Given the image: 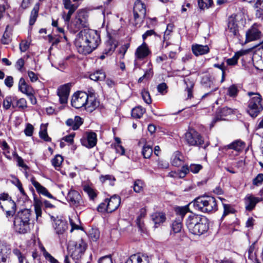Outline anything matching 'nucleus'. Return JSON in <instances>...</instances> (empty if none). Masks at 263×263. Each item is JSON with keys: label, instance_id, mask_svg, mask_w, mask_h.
Here are the masks:
<instances>
[{"label": "nucleus", "instance_id": "nucleus-1", "mask_svg": "<svg viewBox=\"0 0 263 263\" xmlns=\"http://www.w3.org/2000/svg\"><path fill=\"white\" fill-rule=\"evenodd\" d=\"M100 42V34L96 30L84 29L77 35L74 44L80 53L87 54L95 50Z\"/></svg>", "mask_w": 263, "mask_h": 263}, {"label": "nucleus", "instance_id": "nucleus-2", "mask_svg": "<svg viewBox=\"0 0 263 263\" xmlns=\"http://www.w3.org/2000/svg\"><path fill=\"white\" fill-rule=\"evenodd\" d=\"M71 105L76 108L84 107L89 112L95 110L99 105L96 100L95 90L90 88L88 92L78 91L75 93L71 99Z\"/></svg>", "mask_w": 263, "mask_h": 263}, {"label": "nucleus", "instance_id": "nucleus-3", "mask_svg": "<svg viewBox=\"0 0 263 263\" xmlns=\"http://www.w3.org/2000/svg\"><path fill=\"white\" fill-rule=\"evenodd\" d=\"M185 224L189 232L200 236L204 234L209 229L208 219L201 215H191L187 217Z\"/></svg>", "mask_w": 263, "mask_h": 263}, {"label": "nucleus", "instance_id": "nucleus-4", "mask_svg": "<svg viewBox=\"0 0 263 263\" xmlns=\"http://www.w3.org/2000/svg\"><path fill=\"white\" fill-rule=\"evenodd\" d=\"M31 211L25 209L20 210L15 216L13 221L14 229L20 234H25L31 230Z\"/></svg>", "mask_w": 263, "mask_h": 263}, {"label": "nucleus", "instance_id": "nucleus-5", "mask_svg": "<svg viewBox=\"0 0 263 263\" xmlns=\"http://www.w3.org/2000/svg\"><path fill=\"white\" fill-rule=\"evenodd\" d=\"M191 203L195 210L202 213H213L218 210L217 200L213 196H200L194 199Z\"/></svg>", "mask_w": 263, "mask_h": 263}, {"label": "nucleus", "instance_id": "nucleus-6", "mask_svg": "<svg viewBox=\"0 0 263 263\" xmlns=\"http://www.w3.org/2000/svg\"><path fill=\"white\" fill-rule=\"evenodd\" d=\"M247 95L250 99L248 102L247 111L251 117L255 118L263 110L262 98L258 92L249 91Z\"/></svg>", "mask_w": 263, "mask_h": 263}, {"label": "nucleus", "instance_id": "nucleus-7", "mask_svg": "<svg viewBox=\"0 0 263 263\" xmlns=\"http://www.w3.org/2000/svg\"><path fill=\"white\" fill-rule=\"evenodd\" d=\"M89 26L88 15L86 12L83 10L77 11L74 17L68 25V28L71 33H75L82 28Z\"/></svg>", "mask_w": 263, "mask_h": 263}, {"label": "nucleus", "instance_id": "nucleus-8", "mask_svg": "<svg viewBox=\"0 0 263 263\" xmlns=\"http://www.w3.org/2000/svg\"><path fill=\"white\" fill-rule=\"evenodd\" d=\"M245 21L244 14L242 12L233 14L228 18L226 32L228 36L231 37H238V24H243Z\"/></svg>", "mask_w": 263, "mask_h": 263}, {"label": "nucleus", "instance_id": "nucleus-9", "mask_svg": "<svg viewBox=\"0 0 263 263\" xmlns=\"http://www.w3.org/2000/svg\"><path fill=\"white\" fill-rule=\"evenodd\" d=\"M87 245L82 239L70 243L68 246L69 254L76 262L80 260L86 250Z\"/></svg>", "mask_w": 263, "mask_h": 263}, {"label": "nucleus", "instance_id": "nucleus-10", "mask_svg": "<svg viewBox=\"0 0 263 263\" xmlns=\"http://www.w3.org/2000/svg\"><path fill=\"white\" fill-rule=\"evenodd\" d=\"M151 53V51L148 48V46L144 42L136 50L135 53L134 69L140 67V64L138 63V60H142L145 59Z\"/></svg>", "mask_w": 263, "mask_h": 263}, {"label": "nucleus", "instance_id": "nucleus-11", "mask_svg": "<svg viewBox=\"0 0 263 263\" xmlns=\"http://www.w3.org/2000/svg\"><path fill=\"white\" fill-rule=\"evenodd\" d=\"M185 140L189 145L191 146H200L203 143L201 136L194 129H190L186 133Z\"/></svg>", "mask_w": 263, "mask_h": 263}, {"label": "nucleus", "instance_id": "nucleus-12", "mask_svg": "<svg viewBox=\"0 0 263 263\" xmlns=\"http://www.w3.org/2000/svg\"><path fill=\"white\" fill-rule=\"evenodd\" d=\"M146 14V7L140 0H137L134 7V16L136 24L143 21Z\"/></svg>", "mask_w": 263, "mask_h": 263}, {"label": "nucleus", "instance_id": "nucleus-13", "mask_svg": "<svg viewBox=\"0 0 263 263\" xmlns=\"http://www.w3.org/2000/svg\"><path fill=\"white\" fill-rule=\"evenodd\" d=\"M67 199L71 206L82 210L83 202L78 192L75 190H70L67 195Z\"/></svg>", "mask_w": 263, "mask_h": 263}, {"label": "nucleus", "instance_id": "nucleus-14", "mask_svg": "<svg viewBox=\"0 0 263 263\" xmlns=\"http://www.w3.org/2000/svg\"><path fill=\"white\" fill-rule=\"evenodd\" d=\"M201 84L205 88L211 89L209 92L205 93L202 96V99L212 95L213 92L218 89V87L215 85L213 80L209 74H205L202 77Z\"/></svg>", "mask_w": 263, "mask_h": 263}, {"label": "nucleus", "instance_id": "nucleus-15", "mask_svg": "<svg viewBox=\"0 0 263 263\" xmlns=\"http://www.w3.org/2000/svg\"><path fill=\"white\" fill-rule=\"evenodd\" d=\"M262 33L258 26L254 24L246 33V42H249L261 38Z\"/></svg>", "mask_w": 263, "mask_h": 263}, {"label": "nucleus", "instance_id": "nucleus-16", "mask_svg": "<svg viewBox=\"0 0 263 263\" xmlns=\"http://www.w3.org/2000/svg\"><path fill=\"white\" fill-rule=\"evenodd\" d=\"M97 135L94 132H87L86 137L81 139V142L83 146L87 148L94 147L97 143Z\"/></svg>", "mask_w": 263, "mask_h": 263}, {"label": "nucleus", "instance_id": "nucleus-17", "mask_svg": "<svg viewBox=\"0 0 263 263\" xmlns=\"http://www.w3.org/2000/svg\"><path fill=\"white\" fill-rule=\"evenodd\" d=\"M234 111V110L233 109L228 107L218 108L216 111V117L214 118L211 123V126H214L215 123L217 121L223 120V117L232 114Z\"/></svg>", "mask_w": 263, "mask_h": 263}, {"label": "nucleus", "instance_id": "nucleus-18", "mask_svg": "<svg viewBox=\"0 0 263 263\" xmlns=\"http://www.w3.org/2000/svg\"><path fill=\"white\" fill-rule=\"evenodd\" d=\"M261 201L259 197H255L252 194H248L244 198V203L246 210L248 211H251L253 210L256 204Z\"/></svg>", "mask_w": 263, "mask_h": 263}, {"label": "nucleus", "instance_id": "nucleus-19", "mask_svg": "<svg viewBox=\"0 0 263 263\" xmlns=\"http://www.w3.org/2000/svg\"><path fill=\"white\" fill-rule=\"evenodd\" d=\"M126 263H149V257L146 254L138 253L132 255Z\"/></svg>", "mask_w": 263, "mask_h": 263}, {"label": "nucleus", "instance_id": "nucleus-20", "mask_svg": "<svg viewBox=\"0 0 263 263\" xmlns=\"http://www.w3.org/2000/svg\"><path fill=\"white\" fill-rule=\"evenodd\" d=\"M70 92V84H65L61 86L58 89V95L61 104H65L67 102L68 98Z\"/></svg>", "mask_w": 263, "mask_h": 263}, {"label": "nucleus", "instance_id": "nucleus-21", "mask_svg": "<svg viewBox=\"0 0 263 263\" xmlns=\"http://www.w3.org/2000/svg\"><path fill=\"white\" fill-rule=\"evenodd\" d=\"M11 245L5 241L0 240V262H5L11 253Z\"/></svg>", "mask_w": 263, "mask_h": 263}, {"label": "nucleus", "instance_id": "nucleus-22", "mask_svg": "<svg viewBox=\"0 0 263 263\" xmlns=\"http://www.w3.org/2000/svg\"><path fill=\"white\" fill-rule=\"evenodd\" d=\"M191 49L192 52L196 57L206 54L210 52V48L207 45L194 44L192 45Z\"/></svg>", "mask_w": 263, "mask_h": 263}, {"label": "nucleus", "instance_id": "nucleus-23", "mask_svg": "<svg viewBox=\"0 0 263 263\" xmlns=\"http://www.w3.org/2000/svg\"><path fill=\"white\" fill-rule=\"evenodd\" d=\"M108 205V213H111L118 209L120 204L121 199L119 196L114 195L109 199L106 198Z\"/></svg>", "mask_w": 263, "mask_h": 263}, {"label": "nucleus", "instance_id": "nucleus-24", "mask_svg": "<svg viewBox=\"0 0 263 263\" xmlns=\"http://www.w3.org/2000/svg\"><path fill=\"white\" fill-rule=\"evenodd\" d=\"M53 227L55 233L58 235L63 234L68 228L67 222L61 219H57L54 221Z\"/></svg>", "mask_w": 263, "mask_h": 263}, {"label": "nucleus", "instance_id": "nucleus-25", "mask_svg": "<svg viewBox=\"0 0 263 263\" xmlns=\"http://www.w3.org/2000/svg\"><path fill=\"white\" fill-rule=\"evenodd\" d=\"M83 123V121L82 118L78 116H75L73 119L69 118L66 121V124L74 130L79 129Z\"/></svg>", "mask_w": 263, "mask_h": 263}, {"label": "nucleus", "instance_id": "nucleus-26", "mask_svg": "<svg viewBox=\"0 0 263 263\" xmlns=\"http://www.w3.org/2000/svg\"><path fill=\"white\" fill-rule=\"evenodd\" d=\"M31 182L39 194H42L49 198H53V196L39 182L34 180H32Z\"/></svg>", "mask_w": 263, "mask_h": 263}, {"label": "nucleus", "instance_id": "nucleus-27", "mask_svg": "<svg viewBox=\"0 0 263 263\" xmlns=\"http://www.w3.org/2000/svg\"><path fill=\"white\" fill-rule=\"evenodd\" d=\"M171 162L173 166L178 167L183 162V156L180 152L176 151L172 156Z\"/></svg>", "mask_w": 263, "mask_h": 263}, {"label": "nucleus", "instance_id": "nucleus-28", "mask_svg": "<svg viewBox=\"0 0 263 263\" xmlns=\"http://www.w3.org/2000/svg\"><path fill=\"white\" fill-rule=\"evenodd\" d=\"M18 90L22 93L27 95L30 94L33 89L26 82L23 78H21L18 82Z\"/></svg>", "mask_w": 263, "mask_h": 263}, {"label": "nucleus", "instance_id": "nucleus-29", "mask_svg": "<svg viewBox=\"0 0 263 263\" xmlns=\"http://www.w3.org/2000/svg\"><path fill=\"white\" fill-rule=\"evenodd\" d=\"M151 217L156 228L158 227L157 225L164 222L166 219L165 214L162 212L155 213L152 215Z\"/></svg>", "mask_w": 263, "mask_h": 263}, {"label": "nucleus", "instance_id": "nucleus-30", "mask_svg": "<svg viewBox=\"0 0 263 263\" xmlns=\"http://www.w3.org/2000/svg\"><path fill=\"white\" fill-rule=\"evenodd\" d=\"M229 149H232L237 152H242L245 147V143L240 140H236L227 145Z\"/></svg>", "mask_w": 263, "mask_h": 263}, {"label": "nucleus", "instance_id": "nucleus-31", "mask_svg": "<svg viewBox=\"0 0 263 263\" xmlns=\"http://www.w3.org/2000/svg\"><path fill=\"white\" fill-rule=\"evenodd\" d=\"M16 100L17 98L15 96H8L6 97L3 103V108L6 110H8L12 106L14 108L15 106L13 104V102L16 101Z\"/></svg>", "mask_w": 263, "mask_h": 263}, {"label": "nucleus", "instance_id": "nucleus-32", "mask_svg": "<svg viewBox=\"0 0 263 263\" xmlns=\"http://www.w3.org/2000/svg\"><path fill=\"white\" fill-rule=\"evenodd\" d=\"M145 213L143 210H141L140 215L137 217L136 222L137 226L139 228V231L141 233H145L146 232V229L144 226L143 222L142 221V218L144 217Z\"/></svg>", "mask_w": 263, "mask_h": 263}, {"label": "nucleus", "instance_id": "nucleus-33", "mask_svg": "<svg viewBox=\"0 0 263 263\" xmlns=\"http://www.w3.org/2000/svg\"><path fill=\"white\" fill-rule=\"evenodd\" d=\"M246 52L243 50L239 51L236 52L234 55L231 58L228 59L226 61V62L228 65L230 66H234L237 64L238 60L239 58L244 55Z\"/></svg>", "mask_w": 263, "mask_h": 263}, {"label": "nucleus", "instance_id": "nucleus-34", "mask_svg": "<svg viewBox=\"0 0 263 263\" xmlns=\"http://www.w3.org/2000/svg\"><path fill=\"white\" fill-rule=\"evenodd\" d=\"M105 77V73L102 70H98L89 75L90 79L95 81H103Z\"/></svg>", "mask_w": 263, "mask_h": 263}, {"label": "nucleus", "instance_id": "nucleus-35", "mask_svg": "<svg viewBox=\"0 0 263 263\" xmlns=\"http://www.w3.org/2000/svg\"><path fill=\"white\" fill-rule=\"evenodd\" d=\"M253 7L256 10V16L261 17L263 15V0H256Z\"/></svg>", "mask_w": 263, "mask_h": 263}, {"label": "nucleus", "instance_id": "nucleus-36", "mask_svg": "<svg viewBox=\"0 0 263 263\" xmlns=\"http://www.w3.org/2000/svg\"><path fill=\"white\" fill-rule=\"evenodd\" d=\"M6 205L10 206V209H7L6 211V216L7 217H12L16 210V204L12 200L6 201Z\"/></svg>", "mask_w": 263, "mask_h": 263}, {"label": "nucleus", "instance_id": "nucleus-37", "mask_svg": "<svg viewBox=\"0 0 263 263\" xmlns=\"http://www.w3.org/2000/svg\"><path fill=\"white\" fill-rule=\"evenodd\" d=\"M83 190L87 194L90 200H93L97 196V191L89 185H84Z\"/></svg>", "mask_w": 263, "mask_h": 263}, {"label": "nucleus", "instance_id": "nucleus-38", "mask_svg": "<svg viewBox=\"0 0 263 263\" xmlns=\"http://www.w3.org/2000/svg\"><path fill=\"white\" fill-rule=\"evenodd\" d=\"M43 204V201L37 199H34V206L36 219H38L42 215V206Z\"/></svg>", "mask_w": 263, "mask_h": 263}, {"label": "nucleus", "instance_id": "nucleus-39", "mask_svg": "<svg viewBox=\"0 0 263 263\" xmlns=\"http://www.w3.org/2000/svg\"><path fill=\"white\" fill-rule=\"evenodd\" d=\"M145 112V109L139 106L135 107L132 110V116L135 118H140Z\"/></svg>", "mask_w": 263, "mask_h": 263}, {"label": "nucleus", "instance_id": "nucleus-40", "mask_svg": "<svg viewBox=\"0 0 263 263\" xmlns=\"http://www.w3.org/2000/svg\"><path fill=\"white\" fill-rule=\"evenodd\" d=\"M0 147L3 149V154L5 157L9 159H11L10 148L8 143L5 141H0Z\"/></svg>", "mask_w": 263, "mask_h": 263}, {"label": "nucleus", "instance_id": "nucleus-41", "mask_svg": "<svg viewBox=\"0 0 263 263\" xmlns=\"http://www.w3.org/2000/svg\"><path fill=\"white\" fill-rule=\"evenodd\" d=\"M63 161V158L60 155H57L52 160L51 163L54 167L59 170Z\"/></svg>", "mask_w": 263, "mask_h": 263}, {"label": "nucleus", "instance_id": "nucleus-42", "mask_svg": "<svg viewBox=\"0 0 263 263\" xmlns=\"http://www.w3.org/2000/svg\"><path fill=\"white\" fill-rule=\"evenodd\" d=\"M142 154L144 158H149L153 154L152 147L149 145L145 144L143 147Z\"/></svg>", "mask_w": 263, "mask_h": 263}, {"label": "nucleus", "instance_id": "nucleus-43", "mask_svg": "<svg viewBox=\"0 0 263 263\" xmlns=\"http://www.w3.org/2000/svg\"><path fill=\"white\" fill-rule=\"evenodd\" d=\"M184 83L186 85L185 91L187 93V99H191L193 97V88L194 87V84L190 81L189 80L185 79L184 80Z\"/></svg>", "mask_w": 263, "mask_h": 263}, {"label": "nucleus", "instance_id": "nucleus-44", "mask_svg": "<svg viewBox=\"0 0 263 263\" xmlns=\"http://www.w3.org/2000/svg\"><path fill=\"white\" fill-rule=\"evenodd\" d=\"M181 219L179 218L175 220L172 224V229L175 233L180 232L182 228V223Z\"/></svg>", "mask_w": 263, "mask_h": 263}, {"label": "nucleus", "instance_id": "nucleus-45", "mask_svg": "<svg viewBox=\"0 0 263 263\" xmlns=\"http://www.w3.org/2000/svg\"><path fill=\"white\" fill-rule=\"evenodd\" d=\"M189 211V208L188 206H179L177 207L175 209V212L176 214L180 216V217L178 218L182 220L183 217L184 216V215L187 213V212Z\"/></svg>", "mask_w": 263, "mask_h": 263}, {"label": "nucleus", "instance_id": "nucleus-46", "mask_svg": "<svg viewBox=\"0 0 263 263\" xmlns=\"http://www.w3.org/2000/svg\"><path fill=\"white\" fill-rule=\"evenodd\" d=\"M99 179L102 183L108 181L109 184L111 186L114 185V182L116 180L115 178L112 175H101Z\"/></svg>", "mask_w": 263, "mask_h": 263}, {"label": "nucleus", "instance_id": "nucleus-47", "mask_svg": "<svg viewBox=\"0 0 263 263\" xmlns=\"http://www.w3.org/2000/svg\"><path fill=\"white\" fill-rule=\"evenodd\" d=\"M238 89L235 85H232L228 88L227 95L231 98H235L238 93Z\"/></svg>", "mask_w": 263, "mask_h": 263}, {"label": "nucleus", "instance_id": "nucleus-48", "mask_svg": "<svg viewBox=\"0 0 263 263\" xmlns=\"http://www.w3.org/2000/svg\"><path fill=\"white\" fill-rule=\"evenodd\" d=\"M144 183L140 179H137L135 181L134 183V191L136 193H140L143 190Z\"/></svg>", "mask_w": 263, "mask_h": 263}, {"label": "nucleus", "instance_id": "nucleus-49", "mask_svg": "<svg viewBox=\"0 0 263 263\" xmlns=\"http://www.w3.org/2000/svg\"><path fill=\"white\" fill-rule=\"evenodd\" d=\"M198 4L200 9L209 8L213 4L212 0H198Z\"/></svg>", "mask_w": 263, "mask_h": 263}, {"label": "nucleus", "instance_id": "nucleus-50", "mask_svg": "<svg viewBox=\"0 0 263 263\" xmlns=\"http://www.w3.org/2000/svg\"><path fill=\"white\" fill-rule=\"evenodd\" d=\"M116 45L115 44L108 43L106 44V48L103 51V54L107 55H111L116 48Z\"/></svg>", "mask_w": 263, "mask_h": 263}, {"label": "nucleus", "instance_id": "nucleus-51", "mask_svg": "<svg viewBox=\"0 0 263 263\" xmlns=\"http://www.w3.org/2000/svg\"><path fill=\"white\" fill-rule=\"evenodd\" d=\"M223 213L221 217V219H223L224 217L230 213H233L234 209L232 207L230 204L223 203Z\"/></svg>", "mask_w": 263, "mask_h": 263}, {"label": "nucleus", "instance_id": "nucleus-52", "mask_svg": "<svg viewBox=\"0 0 263 263\" xmlns=\"http://www.w3.org/2000/svg\"><path fill=\"white\" fill-rule=\"evenodd\" d=\"M38 14V8L34 7L31 12L30 20H29V24L30 25H32L34 24L36 21L37 16Z\"/></svg>", "mask_w": 263, "mask_h": 263}, {"label": "nucleus", "instance_id": "nucleus-53", "mask_svg": "<svg viewBox=\"0 0 263 263\" xmlns=\"http://www.w3.org/2000/svg\"><path fill=\"white\" fill-rule=\"evenodd\" d=\"M141 95L144 101L147 104L152 103V99L148 91L143 90L141 92Z\"/></svg>", "mask_w": 263, "mask_h": 263}, {"label": "nucleus", "instance_id": "nucleus-54", "mask_svg": "<svg viewBox=\"0 0 263 263\" xmlns=\"http://www.w3.org/2000/svg\"><path fill=\"white\" fill-rule=\"evenodd\" d=\"M98 211L101 213L108 212V205L106 199L103 202L101 203L98 206Z\"/></svg>", "mask_w": 263, "mask_h": 263}, {"label": "nucleus", "instance_id": "nucleus-55", "mask_svg": "<svg viewBox=\"0 0 263 263\" xmlns=\"http://www.w3.org/2000/svg\"><path fill=\"white\" fill-rule=\"evenodd\" d=\"M13 253L15 256H16L19 263H24V261L25 259V257L22 254V253L18 249H14L13 250Z\"/></svg>", "mask_w": 263, "mask_h": 263}, {"label": "nucleus", "instance_id": "nucleus-56", "mask_svg": "<svg viewBox=\"0 0 263 263\" xmlns=\"http://www.w3.org/2000/svg\"><path fill=\"white\" fill-rule=\"evenodd\" d=\"M189 167L190 172L197 174L202 168V166L199 164H191Z\"/></svg>", "mask_w": 263, "mask_h": 263}, {"label": "nucleus", "instance_id": "nucleus-57", "mask_svg": "<svg viewBox=\"0 0 263 263\" xmlns=\"http://www.w3.org/2000/svg\"><path fill=\"white\" fill-rule=\"evenodd\" d=\"M33 130V126L31 124L28 123L24 129V133L26 136L30 137L32 135Z\"/></svg>", "mask_w": 263, "mask_h": 263}, {"label": "nucleus", "instance_id": "nucleus-58", "mask_svg": "<svg viewBox=\"0 0 263 263\" xmlns=\"http://www.w3.org/2000/svg\"><path fill=\"white\" fill-rule=\"evenodd\" d=\"M44 256L45 257V258L48 260L49 261H50V263H59V262L55 258H54L50 253L47 252L45 249L44 248Z\"/></svg>", "mask_w": 263, "mask_h": 263}, {"label": "nucleus", "instance_id": "nucleus-59", "mask_svg": "<svg viewBox=\"0 0 263 263\" xmlns=\"http://www.w3.org/2000/svg\"><path fill=\"white\" fill-rule=\"evenodd\" d=\"M39 135L40 138L42 139H44L45 141H51V139L48 136L46 129L40 130Z\"/></svg>", "mask_w": 263, "mask_h": 263}, {"label": "nucleus", "instance_id": "nucleus-60", "mask_svg": "<svg viewBox=\"0 0 263 263\" xmlns=\"http://www.w3.org/2000/svg\"><path fill=\"white\" fill-rule=\"evenodd\" d=\"M98 263H112V258L110 255H106L99 258Z\"/></svg>", "mask_w": 263, "mask_h": 263}, {"label": "nucleus", "instance_id": "nucleus-61", "mask_svg": "<svg viewBox=\"0 0 263 263\" xmlns=\"http://www.w3.org/2000/svg\"><path fill=\"white\" fill-rule=\"evenodd\" d=\"M263 181V174H259L257 176L253 179V183L255 185H259Z\"/></svg>", "mask_w": 263, "mask_h": 263}, {"label": "nucleus", "instance_id": "nucleus-62", "mask_svg": "<svg viewBox=\"0 0 263 263\" xmlns=\"http://www.w3.org/2000/svg\"><path fill=\"white\" fill-rule=\"evenodd\" d=\"M17 105L20 108L24 109L27 107V102L24 98H21L19 100H16Z\"/></svg>", "mask_w": 263, "mask_h": 263}, {"label": "nucleus", "instance_id": "nucleus-63", "mask_svg": "<svg viewBox=\"0 0 263 263\" xmlns=\"http://www.w3.org/2000/svg\"><path fill=\"white\" fill-rule=\"evenodd\" d=\"M90 235L93 241H97L100 237V233L98 230H92Z\"/></svg>", "mask_w": 263, "mask_h": 263}, {"label": "nucleus", "instance_id": "nucleus-64", "mask_svg": "<svg viewBox=\"0 0 263 263\" xmlns=\"http://www.w3.org/2000/svg\"><path fill=\"white\" fill-rule=\"evenodd\" d=\"M29 44L27 41H23L20 44L21 52H25L29 48Z\"/></svg>", "mask_w": 263, "mask_h": 263}]
</instances>
